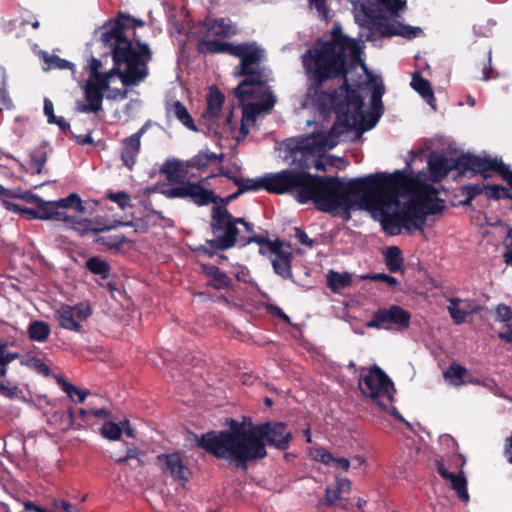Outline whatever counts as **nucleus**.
Segmentation results:
<instances>
[{
	"label": "nucleus",
	"instance_id": "24",
	"mask_svg": "<svg viewBox=\"0 0 512 512\" xmlns=\"http://www.w3.org/2000/svg\"><path fill=\"white\" fill-rule=\"evenodd\" d=\"M293 255L289 250V247L286 249L283 248L281 251L276 254L272 259V267L274 272L281 276L284 279L292 278V270H291V262Z\"/></svg>",
	"mask_w": 512,
	"mask_h": 512
},
{
	"label": "nucleus",
	"instance_id": "12",
	"mask_svg": "<svg viewBox=\"0 0 512 512\" xmlns=\"http://www.w3.org/2000/svg\"><path fill=\"white\" fill-rule=\"evenodd\" d=\"M410 322V312L398 305H391L374 311L372 318L366 322L365 326L367 328L403 332L409 328Z\"/></svg>",
	"mask_w": 512,
	"mask_h": 512
},
{
	"label": "nucleus",
	"instance_id": "10",
	"mask_svg": "<svg viewBox=\"0 0 512 512\" xmlns=\"http://www.w3.org/2000/svg\"><path fill=\"white\" fill-rule=\"evenodd\" d=\"M237 26L228 18H206L196 27L197 50L202 54H226V52L212 51V44H233L220 39L236 35Z\"/></svg>",
	"mask_w": 512,
	"mask_h": 512
},
{
	"label": "nucleus",
	"instance_id": "4",
	"mask_svg": "<svg viewBox=\"0 0 512 512\" xmlns=\"http://www.w3.org/2000/svg\"><path fill=\"white\" fill-rule=\"evenodd\" d=\"M126 21L127 17L119 16L103 26L101 40L105 47L111 49L114 61L110 71L100 74L107 77V89L109 80L115 73L126 87L138 85L148 75L147 64L152 58L150 48L146 43H132L127 36Z\"/></svg>",
	"mask_w": 512,
	"mask_h": 512
},
{
	"label": "nucleus",
	"instance_id": "63",
	"mask_svg": "<svg viewBox=\"0 0 512 512\" xmlns=\"http://www.w3.org/2000/svg\"><path fill=\"white\" fill-rule=\"evenodd\" d=\"M498 337L505 342L512 343V323H506L504 331L500 332Z\"/></svg>",
	"mask_w": 512,
	"mask_h": 512
},
{
	"label": "nucleus",
	"instance_id": "48",
	"mask_svg": "<svg viewBox=\"0 0 512 512\" xmlns=\"http://www.w3.org/2000/svg\"><path fill=\"white\" fill-rule=\"evenodd\" d=\"M103 437L109 440H119L122 435V428L114 422H105L101 428Z\"/></svg>",
	"mask_w": 512,
	"mask_h": 512
},
{
	"label": "nucleus",
	"instance_id": "8",
	"mask_svg": "<svg viewBox=\"0 0 512 512\" xmlns=\"http://www.w3.org/2000/svg\"><path fill=\"white\" fill-rule=\"evenodd\" d=\"M160 172L166 176L168 182L177 184L161 193L169 199H189L197 206H206L210 203H216L219 199L213 190L204 187L206 179L197 182L185 180L189 175V169L186 161L177 159L167 160L160 168Z\"/></svg>",
	"mask_w": 512,
	"mask_h": 512
},
{
	"label": "nucleus",
	"instance_id": "7",
	"mask_svg": "<svg viewBox=\"0 0 512 512\" xmlns=\"http://www.w3.org/2000/svg\"><path fill=\"white\" fill-rule=\"evenodd\" d=\"M355 116L346 118V124L340 125L336 122L332 125L327 134L313 135L301 141L291 140L287 144L290 156L299 163L300 171H306L315 167L319 171L325 170L321 157L328 149L334 148L341 134L348 132L355 125Z\"/></svg>",
	"mask_w": 512,
	"mask_h": 512
},
{
	"label": "nucleus",
	"instance_id": "43",
	"mask_svg": "<svg viewBox=\"0 0 512 512\" xmlns=\"http://www.w3.org/2000/svg\"><path fill=\"white\" fill-rule=\"evenodd\" d=\"M217 176H223L231 180L234 184H238L239 179L241 176V167L238 165H235L233 167H223L221 166L217 174H212L210 176H207L205 179L208 180L212 177Z\"/></svg>",
	"mask_w": 512,
	"mask_h": 512
},
{
	"label": "nucleus",
	"instance_id": "61",
	"mask_svg": "<svg viewBox=\"0 0 512 512\" xmlns=\"http://www.w3.org/2000/svg\"><path fill=\"white\" fill-rule=\"evenodd\" d=\"M44 114L47 116L48 123L52 124V122L55 120L56 116L54 115V107L53 103L50 99L45 98L44 99Z\"/></svg>",
	"mask_w": 512,
	"mask_h": 512
},
{
	"label": "nucleus",
	"instance_id": "49",
	"mask_svg": "<svg viewBox=\"0 0 512 512\" xmlns=\"http://www.w3.org/2000/svg\"><path fill=\"white\" fill-rule=\"evenodd\" d=\"M107 198L115 203L118 204V206L121 209H126L128 206H130L131 197L128 193L125 191H119V192H109L107 193Z\"/></svg>",
	"mask_w": 512,
	"mask_h": 512
},
{
	"label": "nucleus",
	"instance_id": "16",
	"mask_svg": "<svg viewBox=\"0 0 512 512\" xmlns=\"http://www.w3.org/2000/svg\"><path fill=\"white\" fill-rule=\"evenodd\" d=\"M146 132V125L142 126L136 133L121 141L120 158L124 166L132 170L136 164L141 149V137Z\"/></svg>",
	"mask_w": 512,
	"mask_h": 512
},
{
	"label": "nucleus",
	"instance_id": "45",
	"mask_svg": "<svg viewBox=\"0 0 512 512\" xmlns=\"http://www.w3.org/2000/svg\"><path fill=\"white\" fill-rule=\"evenodd\" d=\"M94 241L98 244L105 245L110 249H119L127 240L123 235H109L97 236Z\"/></svg>",
	"mask_w": 512,
	"mask_h": 512
},
{
	"label": "nucleus",
	"instance_id": "27",
	"mask_svg": "<svg viewBox=\"0 0 512 512\" xmlns=\"http://www.w3.org/2000/svg\"><path fill=\"white\" fill-rule=\"evenodd\" d=\"M354 19L359 26L371 28L378 19V14L370 5L360 3L354 6Z\"/></svg>",
	"mask_w": 512,
	"mask_h": 512
},
{
	"label": "nucleus",
	"instance_id": "44",
	"mask_svg": "<svg viewBox=\"0 0 512 512\" xmlns=\"http://www.w3.org/2000/svg\"><path fill=\"white\" fill-rule=\"evenodd\" d=\"M484 193L487 198L499 200L512 198L509 190L501 185H485Z\"/></svg>",
	"mask_w": 512,
	"mask_h": 512
},
{
	"label": "nucleus",
	"instance_id": "32",
	"mask_svg": "<svg viewBox=\"0 0 512 512\" xmlns=\"http://www.w3.org/2000/svg\"><path fill=\"white\" fill-rule=\"evenodd\" d=\"M385 265L391 273H397L403 270L404 259L402 251L398 246H390L384 253Z\"/></svg>",
	"mask_w": 512,
	"mask_h": 512
},
{
	"label": "nucleus",
	"instance_id": "25",
	"mask_svg": "<svg viewBox=\"0 0 512 512\" xmlns=\"http://www.w3.org/2000/svg\"><path fill=\"white\" fill-rule=\"evenodd\" d=\"M224 95L218 89H211L207 96V108L203 117L207 121H214L219 117L224 103Z\"/></svg>",
	"mask_w": 512,
	"mask_h": 512
},
{
	"label": "nucleus",
	"instance_id": "33",
	"mask_svg": "<svg viewBox=\"0 0 512 512\" xmlns=\"http://www.w3.org/2000/svg\"><path fill=\"white\" fill-rule=\"evenodd\" d=\"M27 333L32 341L45 342L51 333V328L42 320H34L30 322Z\"/></svg>",
	"mask_w": 512,
	"mask_h": 512
},
{
	"label": "nucleus",
	"instance_id": "36",
	"mask_svg": "<svg viewBox=\"0 0 512 512\" xmlns=\"http://www.w3.org/2000/svg\"><path fill=\"white\" fill-rule=\"evenodd\" d=\"M327 283L332 291H339L351 285L352 278L348 273L330 271L327 275Z\"/></svg>",
	"mask_w": 512,
	"mask_h": 512
},
{
	"label": "nucleus",
	"instance_id": "52",
	"mask_svg": "<svg viewBox=\"0 0 512 512\" xmlns=\"http://www.w3.org/2000/svg\"><path fill=\"white\" fill-rule=\"evenodd\" d=\"M378 3L393 15L398 16V12L406 7L405 0H378Z\"/></svg>",
	"mask_w": 512,
	"mask_h": 512
},
{
	"label": "nucleus",
	"instance_id": "55",
	"mask_svg": "<svg viewBox=\"0 0 512 512\" xmlns=\"http://www.w3.org/2000/svg\"><path fill=\"white\" fill-rule=\"evenodd\" d=\"M496 320L503 323H510L512 320V310L506 304H498L495 309Z\"/></svg>",
	"mask_w": 512,
	"mask_h": 512
},
{
	"label": "nucleus",
	"instance_id": "57",
	"mask_svg": "<svg viewBox=\"0 0 512 512\" xmlns=\"http://www.w3.org/2000/svg\"><path fill=\"white\" fill-rule=\"evenodd\" d=\"M485 185L469 184L464 187L465 195H469V200H473L476 196L484 193Z\"/></svg>",
	"mask_w": 512,
	"mask_h": 512
},
{
	"label": "nucleus",
	"instance_id": "41",
	"mask_svg": "<svg viewBox=\"0 0 512 512\" xmlns=\"http://www.w3.org/2000/svg\"><path fill=\"white\" fill-rule=\"evenodd\" d=\"M102 68L101 60L91 57L86 66V70L89 71V77L86 81L97 82L100 80H105L107 82V77L105 75H100V69Z\"/></svg>",
	"mask_w": 512,
	"mask_h": 512
},
{
	"label": "nucleus",
	"instance_id": "35",
	"mask_svg": "<svg viewBox=\"0 0 512 512\" xmlns=\"http://www.w3.org/2000/svg\"><path fill=\"white\" fill-rule=\"evenodd\" d=\"M467 369L458 363H452L444 372V378L453 386H461L466 383Z\"/></svg>",
	"mask_w": 512,
	"mask_h": 512
},
{
	"label": "nucleus",
	"instance_id": "1",
	"mask_svg": "<svg viewBox=\"0 0 512 512\" xmlns=\"http://www.w3.org/2000/svg\"><path fill=\"white\" fill-rule=\"evenodd\" d=\"M405 187L406 178L402 171L373 173L345 182L339 177L288 168L265 174L264 182V190L268 193L295 192L297 202L306 204L311 201L323 212L337 214L343 210L349 216L356 206L367 210L390 236L399 235L403 228L421 230L428 215H435L445 207L435 186L423 182L414 185L410 200L402 204L399 196Z\"/></svg>",
	"mask_w": 512,
	"mask_h": 512
},
{
	"label": "nucleus",
	"instance_id": "47",
	"mask_svg": "<svg viewBox=\"0 0 512 512\" xmlns=\"http://www.w3.org/2000/svg\"><path fill=\"white\" fill-rule=\"evenodd\" d=\"M283 248L284 242H282L281 240H269L264 245L259 247V253L263 256L271 258L272 256L274 257L276 254H278Z\"/></svg>",
	"mask_w": 512,
	"mask_h": 512
},
{
	"label": "nucleus",
	"instance_id": "64",
	"mask_svg": "<svg viewBox=\"0 0 512 512\" xmlns=\"http://www.w3.org/2000/svg\"><path fill=\"white\" fill-rule=\"evenodd\" d=\"M504 455L507 461L512 464V435L505 440Z\"/></svg>",
	"mask_w": 512,
	"mask_h": 512
},
{
	"label": "nucleus",
	"instance_id": "29",
	"mask_svg": "<svg viewBox=\"0 0 512 512\" xmlns=\"http://www.w3.org/2000/svg\"><path fill=\"white\" fill-rule=\"evenodd\" d=\"M29 171L31 174H41L48 160L47 145L41 144L29 154Z\"/></svg>",
	"mask_w": 512,
	"mask_h": 512
},
{
	"label": "nucleus",
	"instance_id": "2",
	"mask_svg": "<svg viewBox=\"0 0 512 512\" xmlns=\"http://www.w3.org/2000/svg\"><path fill=\"white\" fill-rule=\"evenodd\" d=\"M360 47L355 39L346 36L339 23L331 30V39L308 49L302 56V64L310 85L307 98L322 110H333L337 124H346V118L355 116V125L361 131L372 129L384 113L382 97L385 86L380 77L370 78L371 111L363 114L364 102L356 89L348 82V58L360 59Z\"/></svg>",
	"mask_w": 512,
	"mask_h": 512
},
{
	"label": "nucleus",
	"instance_id": "40",
	"mask_svg": "<svg viewBox=\"0 0 512 512\" xmlns=\"http://www.w3.org/2000/svg\"><path fill=\"white\" fill-rule=\"evenodd\" d=\"M61 388L71 400L78 403H83L90 394L89 390L80 389L67 381H62Z\"/></svg>",
	"mask_w": 512,
	"mask_h": 512
},
{
	"label": "nucleus",
	"instance_id": "22",
	"mask_svg": "<svg viewBox=\"0 0 512 512\" xmlns=\"http://www.w3.org/2000/svg\"><path fill=\"white\" fill-rule=\"evenodd\" d=\"M436 465L438 473L450 482L451 487L456 491L458 498L463 502H467L469 500V494L467 491V480L463 472H460L459 474L449 472L442 459H438L436 461Z\"/></svg>",
	"mask_w": 512,
	"mask_h": 512
},
{
	"label": "nucleus",
	"instance_id": "26",
	"mask_svg": "<svg viewBox=\"0 0 512 512\" xmlns=\"http://www.w3.org/2000/svg\"><path fill=\"white\" fill-rule=\"evenodd\" d=\"M167 114L169 116H174L177 120H179L186 128L191 131H197V127L193 121L192 116L188 112L187 108L180 101H174L173 103L167 105L166 107Z\"/></svg>",
	"mask_w": 512,
	"mask_h": 512
},
{
	"label": "nucleus",
	"instance_id": "58",
	"mask_svg": "<svg viewBox=\"0 0 512 512\" xmlns=\"http://www.w3.org/2000/svg\"><path fill=\"white\" fill-rule=\"evenodd\" d=\"M53 506L55 509L62 510L64 512H81L78 507L63 499L54 500Z\"/></svg>",
	"mask_w": 512,
	"mask_h": 512
},
{
	"label": "nucleus",
	"instance_id": "62",
	"mask_svg": "<svg viewBox=\"0 0 512 512\" xmlns=\"http://www.w3.org/2000/svg\"><path fill=\"white\" fill-rule=\"evenodd\" d=\"M371 279H373V280H380V281L386 282V283H388L391 286H397L398 283H399L398 280L395 277H392V276L387 275L385 273L374 274L371 277Z\"/></svg>",
	"mask_w": 512,
	"mask_h": 512
},
{
	"label": "nucleus",
	"instance_id": "17",
	"mask_svg": "<svg viewBox=\"0 0 512 512\" xmlns=\"http://www.w3.org/2000/svg\"><path fill=\"white\" fill-rule=\"evenodd\" d=\"M351 491V482L347 478L336 477L335 483L326 487L325 503L328 506L346 509L348 501L344 495Z\"/></svg>",
	"mask_w": 512,
	"mask_h": 512
},
{
	"label": "nucleus",
	"instance_id": "56",
	"mask_svg": "<svg viewBox=\"0 0 512 512\" xmlns=\"http://www.w3.org/2000/svg\"><path fill=\"white\" fill-rule=\"evenodd\" d=\"M398 36H402L406 39H414L423 34V30L420 27H414L410 25L403 24L402 30L400 31Z\"/></svg>",
	"mask_w": 512,
	"mask_h": 512
},
{
	"label": "nucleus",
	"instance_id": "59",
	"mask_svg": "<svg viewBox=\"0 0 512 512\" xmlns=\"http://www.w3.org/2000/svg\"><path fill=\"white\" fill-rule=\"evenodd\" d=\"M310 5L317 10L322 19L328 18L327 0H310Z\"/></svg>",
	"mask_w": 512,
	"mask_h": 512
},
{
	"label": "nucleus",
	"instance_id": "53",
	"mask_svg": "<svg viewBox=\"0 0 512 512\" xmlns=\"http://www.w3.org/2000/svg\"><path fill=\"white\" fill-rule=\"evenodd\" d=\"M209 275L212 276L213 280L219 282V285H214L216 289H220L223 286H228L230 279L225 272L220 270L216 266H212L209 271Z\"/></svg>",
	"mask_w": 512,
	"mask_h": 512
},
{
	"label": "nucleus",
	"instance_id": "6",
	"mask_svg": "<svg viewBox=\"0 0 512 512\" xmlns=\"http://www.w3.org/2000/svg\"><path fill=\"white\" fill-rule=\"evenodd\" d=\"M210 231L212 238L205 241L200 251L209 257L241 245L244 232H253V225L242 217L233 216L227 207L214 205L211 208Z\"/></svg>",
	"mask_w": 512,
	"mask_h": 512
},
{
	"label": "nucleus",
	"instance_id": "38",
	"mask_svg": "<svg viewBox=\"0 0 512 512\" xmlns=\"http://www.w3.org/2000/svg\"><path fill=\"white\" fill-rule=\"evenodd\" d=\"M43 60H44L45 64L47 65V68L45 70L69 69V70L74 71V69H75V65L72 62L62 59L57 55H50L45 52V53H43Z\"/></svg>",
	"mask_w": 512,
	"mask_h": 512
},
{
	"label": "nucleus",
	"instance_id": "14",
	"mask_svg": "<svg viewBox=\"0 0 512 512\" xmlns=\"http://www.w3.org/2000/svg\"><path fill=\"white\" fill-rule=\"evenodd\" d=\"M276 103L273 94L265 95V98L251 99L243 104V112L240 125V137L244 139L249 133V126L254 125L256 118L261 113H268L272 110Z\"/></svg>",
	"mask_w": 512,
	"mask_h": 512
},
{
	"label": "nucleus",
	"instance_id": "19",
	"mask_svg": "<svg viewBox=\"0 0 512 512\" xmlns=\"http://www.w3.org/2000/svg\"><path fill=\"white\" fill-rule=\"evenodd\" d=\"M29 194L32 198L24 201L38 206V219L56 220L61 222L68 220V214L65 211H58L55 201H45L31 191H29Z\"/></svg>",
	"mask_w": 512,
	"mask_h": 512
},
{
	"label": "nucleus",
	"instance_id": "5",
	"mask_svg": "<svg viewBox=\"0 0 512 512\" xmlns=\"http://www.w3.org/2000/svg\"><path fill=\"white\" fill-rule=\"evenodd\" d=\"M212 51L226 52L227 55L240 60L235 67L236 77H245L235 88V96L240 103L251 99H263L272 94L267 82L270 71L262 64L266 60V50L256 41H246L237 44L211 45Z\"/></svg>",
	"mask_w": 512,
	"mask_h": 512
},
{
	"label": "nucleus",
	"instance_id": "20",
	"mask_svg": "<svg viewBox=\"0 0 512 512\" xmlns=\"http://www.w3.org/2000/svg\"><path fill=\"white\" fill-rule=\"evenodd\" d=\"M447 309L454 323L459 325L466 322L469 314L478 312L480 308L474 300L451 298Z\"/></svg>",
	"mask_w": 512,
	"mask_h": 512
},
{
	"label": "nucleus",
	"instance_id": "51",
	"mask_svg": "<svg viewBox=\"0 0 512 512\" xmlns=\"http://www.w3.org/2000/svg\"><path fill=\"white\" fill-rule=\"evenodd\" d=\"M131 224H132L131 222H123V221H119V220H114L111 224H108V225L103 224L99 221H93L91 232L99 233V232H104V231H109V230L115 229L119 226H129Z\"/></svg>",
	"mask_w": 512,
	"mask_h": 512
},
{
	"label": "nucleus",
	"instance_id": "21",
	"mask_svg": "<svg viewBox=\"0 0 512 512\" xmlns=\"http://www.w3.org/2000/svg\"><path fill=\"white\" fill-rule=\"evenodd\" d=\"M428 169L434 181H440L453 169L459 171L458 159L452 161L444 155L432 153L428 160Z\"/></svg>",
	"mask_w": 512,
	"mask_h": 512
},
{
	"label": "nucleus",
	"instance_id": "39",
	"mask_svg": "<svg viewBox=\"0 0 512 512\" xmlns=\"http://www.w3.org/2000/svg\"><path fill=\"white\" fill-rule=\"evenodd\" d=\"M87 269L96 275H100L103 278L109 276L110 265L107 261L100 259L99 257H91L86 261Z\"/></svg>",
	"mask_w": 512,
	"mask_h": 512
},
{
	"label": "nucleus",
	"instance_id": "37",
	"mask_svg": "<svg viewBox=\"0 0 512 512\" xmlns=\"http://www.w3.org/2000/svg\"><path fill=\"white\" fill-rule=\"evenodd\" d=\"M215 153L209 152L208 150H201L192 158L187 160L188 169L203 170L211 162L215 161Z\"/></svg>",
	"mask_w": 512,
	"mask_h": 512
},
{
	"label": "nucleus",
	"instance_id": "9",
	"mask_svg": "<svg viewBox=\"0 0 512 512\" xmlns=\"http://www.w3.org/2000/svg\"><path fill=\"white\" fill-rule=\"evenodd\" d=\"M359 388L364 396L371 398L381 409L400 422H405L397 408L393 406L394 384L380 367L374 365L369 368L359 379Z\"/></svg>",
	"mask_w": 512,
	"mask_h": 512
},
{
	"label": "nucleus",
	"instance_id": "30",
	"mask_svg": "<svg viewBox=\"0 0 512 512\" xmlns=\"http://www.w3.org/2000/svg\"><path fill=\"white\" fill-rule=\"evenodd\" d=\"M410 85L430 106L435 108L434 92L427 79L423 78L419 73H414Z\"/></svg>",
	"mask_w": 512,
	"mask_h": 512
},
{
	"label": "nucleus",
	"instance_id": "50",
	"mask_svg": "<svg viewBox=\"0 0 512 512\" xmlns=\"http://www.w3.org/2000/svg\"><path fill=\"white\" fill-rule=\"evenodd\" d=\"M403 24L395 21L393 23H380L379 30L384 37L398 36Z\"/></svg>",
	"mask_w": 512,
	"mask_h": 512
},
{
	"label": "nucleus",
	"instance_id": "15",
	"mask_svg": "<svg viewBox=\"0 0 512 512\" xmlns=\"http://www.w3.org/2000/svg\"><path fill=\"white\" fill-rule=\"evenodd\" d=\"M84 100L76 102V111L79 113H97L102 110L104 92L107 90V82L86 81L83 87Z\"/></svg>",
	"mask_w": 512,
	"mask_h": 512
},
{
	"label": "nucleus",
	"instance_id": "46",
	"mask_svg": "<svg viewBox=\"0 0 512 512\" xmlns=\"http://www.w3.org/2000/svg\"><path fill=\"white\" fill-rule=\"evenodd\" d=\"M264 182H265V175L260 178H257V179L241 177L239 179L238 184H235V185L237 187H240V189H245V192L259 191V190H264Z\"/></svg>",
	"mask_w": 512,
	"mask_h": 512
},
{
	"label": "nucleus",
	"instance_id": "28",
	"mask_svg": "<svg viewBox=\"0 0 512 512\" xmlns=\"http://www.w3.org/2000/svg\"><path fill=\"white\" fill-rule=\"evenodd\" d=\"M314 459L324 465L333 466L343 471H348L350 468V461L344 457H334L325 448H317L314 452Z\"/></svg>",
	"mask_w": 512,
	"mask_h": 512
},
{
	"label": "nucleus",
	"instance_id": "34",
	"mask_svg": "<svg viewBox=\"0 0 512 512\" xmlns=\"http://www.w3.org/2000/svg\"><path fill=\"white\" fill-rule=\"evenodd\" d=\"M58 211H64V209H73L79 214H85L86 208L83 205V202L80 196L77 193H71L65 198H61L59 200H55Z\"/></svg>",
	"mask_w": 512,
	"mask_h": 512
},
{
	"label": "nucleus",
	"instance_id": "60",
	"mask_svg": "<svg viewBox=\"0 0 512 512\" xmlns=\"http://www.w3.org/2000/svg\"><path fill=\"white\" fill-rule=\"evenodd\" d=\"M294 236L295 238L302 244V245H306L308 247H313L314 244H315V241L310 239L307 235V233L302 230L301 228H294Z\"/></svg>",
	"mask_w": 512,
	"mask_h": 512
},
{
	"label": "nucleus",
	"instance_id": "18",
	"mask_svg": "<svg viewBox=\"0 0 512 512\" xmlns=\"http://www.w3.org/2000/svg\"><path fill=\"white\" fill-rule=\"evenodd\" d=\"M157 459L163 464V471L170 474L175 480L182 482L189 480L190 471L183 463L179 453L160 454Z\"/></svg>",
	"mask_w": 512,
	"mask_h": 512
},
{
	"label": "nucleus",
	"instance_id": "54",
	"mask_svg": "<svg viewBox=\"0 0 512 512\" xmlns=\"http://www.w3.org/2000/svg\"><path fill=\"white\" fill-rule=\"evenodd\" d=\"M270 239L265 238L260 235H255L253 232H244L243 237L241 238V245L240 247H245L249 245L250 243H257L260 247L264 245L267 241Z\"/></svg>",
	"mask_w": 512,
	"mask_h": 512
},
{
	"label": "nucleus",
	"instance_id": "42",
	"mask_svg": "<svg viewBox=\"0 0 512 512\" xmlns=\"http://www.w3.org/2000/svg\"><path fill=\"white\" fill-rule=\"evenodd\" d=\"M64 222L81 235L91 232L93 225V221L90 219H77L76 217L69 215L68 220H65Z\"/></svg>",
	"mask_w": 512,
	"mask_h": 512
},
{
	"label": "nucleus",
	"instance_id": "3",
	"mask_svg": "<svg viewBox=\"0 0 512 512\" xmlns=\"http://www.w3.org/2000/svg\"><path fill=\"white\" fill-rule=\"evenodd\" d=\"M292 435L283 422L242 425L232 431H210L197 437V445L216 458L224 459L246 471L250 461L267 455L265 445L286 450Z\"/></svg>",
	"mask_w": 512,
	"mask_h": 512
},
{
	"label": "nucleus",
	"instance_id": "23",
	"mask_svg": "<svg viewBox=\"0 0 512 512\" xmlns=\"http://www.w3.org/2000/svg\"><path fill=\"white\" fill-rule=\"evenodd\" d=\"M9 342L0 338V379L5 378L8 372V365L14 360L20 358L18 352L8 350ZM0 394L4 396H12L13 391L0 381Z\"/></svg>",
	"mask_w": 512,
	"mask_h": 512
},
{
	"label": "nucleus",
	"instance_id": "11",
	"mask_svg": "<svg viewBox=\"0 0 512 512\" xmlns=\"http://www.w3.org/2000/svg\"><path fill=\"white\" fill-rule=\"evenodd\" d=\"M459 171L465 173L471 171L488 178V172H497L512 188V171L498 158L480 157L476 155H464L458 158Z\"/></svg>",
	"mask_w": 512,
	"mask_h": 512
},
{
	"label": "nucleus",
	"instance_id": "31",
	"mask_svg": "<svg viewBox=\"0 0 512 512\" xmlns=\"http://www.w3.org/2000/svg\"><path fill=\"white\" fill-rule=\"evenodd\" d=\"M31 198L29 190L7 189L0 184V201L7 210H16L18 208V204L9 201L10 199L30 200Z\"/></svg>",
	"mask_w": 512,
	"mask_h": 512
},
{
	"label": "nucleus",
	"instance_id": "13",
	"mask_svg": "<svg viewBox=\"0 0 512 512\" xmlns=\"http://www.w3.org/2000/svg\"><path fill=\"white\" fill-rule=\"evenodd\" d=\"M90 315V306L82 302L75 305L62 304L54 312V317L61 328L78 333L82 331L81 322Z\"/></svg>",
	"mask_w": 512,
	"mask_h": 512
}]
</instances>
